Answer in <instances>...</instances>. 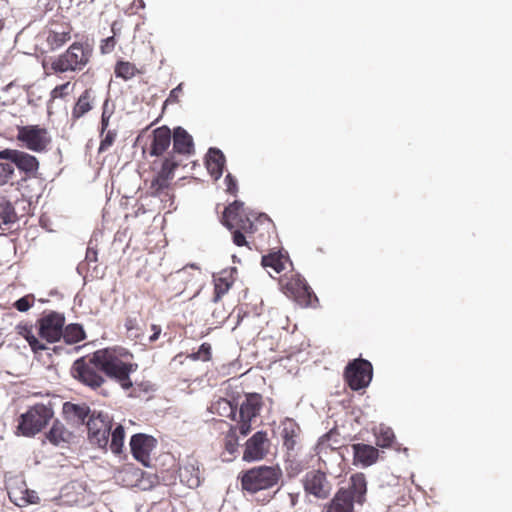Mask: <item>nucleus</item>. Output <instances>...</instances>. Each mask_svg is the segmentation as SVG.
Returning a JSON list of instances; mask_svg holds the SVG:
<instances>
[{"label":"nucleus","instance_id":"nucleus-35","mask_svg":"<svg viewBox=\"0 0 512 512\" xmlns=\"http://www.w3.org/2000/svg\"><path fill=\"white\" fill-rule=\"evenodd\" d=\"M237 432H239V425H231L229 430L225 433L224 437V448L225 450L233 455L238 451L239 441Z\"/></svg>","mask_w":512,"mask_h":512},{"label":"nucleus","instance_id":"nucleus-5","mask_svg":"<svg viewBox=\"0 0 512 512\" xmlns=\"http://www.w3.org/2000/svg\"><path fill=\"white\" fill-rule=\"evenodd\" d=\"M282 476L283 472L278 465H260L242 471L239 479L242 490L250 495H254L278 485Z\"/></svg>","mask_w":512,"mask_h":512},{"label":"nucleus","instance_id":"nucleus-44","mask_svg":"<svg viewBox=\"0 0 512 512\" xmlns=\"http://www.w3.org/2000/svg\"><path fill=\"white\" fill-rule=\"evenodd\" d=\"M116 43L117 42H116L114 35L103 39L100 44L101 53L102 54L111 53L115 49Z\"/></svg>","mask_w":512,"mask_h":512},{"label":"nucleus","instance_id":"nucleus-3","mask_svg":"<svg viewBox=\"0 0 512 512\" xmlns=\"http://www.w3.org/2000/svg\"><path fill=\"white\" fill-rule=\"evenodd\" d=\"M367 493V481L363 473L358 472L350 477L349 486L340 488L327 503L322 512H353L354 504L362 505Z\"/></svg>","mask_w":512,"mask_h":512},{"label":"nucleus","instance_id":"nucleus-10","mask_svg":"<svg viewBox=\"0 0 512 512\" xmlns=\"http://www.w3.org/2000/svg\"><path fill=\"white\" fill-rule=\"evenodd\" d=\"M102 373L100 364L95 360V352L87 360L81 358L73 364L74 377L92 389L101 387L105 382Z\"/></svg>","mask_w":512,"mask_h":512},{"label":"nucleus","instance_id":"nucleus-16","mask_svg":"<svg viewBox=\"0 0 512 512\" xmlns=\"http://www.w3.org/2000/svg\"><path fill=\"white\" fill-rule=\"evenodd\" d=\"M302 485L307 494L318 499H326L332 490L326 473L319 469L308 471L302 479Z\"/></svg>","mask_w":512,"mask_h":512},{"label":"nucleus","instance_id":"nucleus-38","mask_svg":"<svg viewBox=\"0 0 512 512\" xmlns=\"http://www.w3.org/2000/svg\"><path fill=\"white\" fill-rule=\"evenodd\" d=\"M298 430L299 428L292 423L289 426H285L282 430L283 445L289 451L294 450L296 446V437Z\"/></svg>","mask_w":512,"mask_h":512},{"label":"nucleus","instance_id":"nucleus-30","mask_svg":"<svg viewBox=\"0 0 512 512\" xmlns=\"http://www.w3.org/2000/svg\"><path fill=\"white\" fill-rule=\"evenodd\" d=\"M63 413L68 419H72L80 423H84L86 418L89 419L92 414L89 406L86 404H74L71 402L64 403Z\"/></svg>","mask_w":512,"mask_h":512},{"label":"nucleus","instance_id":"nucleus-48","mask_svg":"<svg viewBox=\"0 0 512 512\" xmlns=\"http://www.w3.org/2000/svg\"><path fill=\"white\" fill-rule=\"evenodd\" d=\"M225 183L227 186V192L232 195H235L238 190L237 181L234 179V177L231 174H228L225 177Z\"/></svg>","mask_w":512,"mask_h":512},{"label":"nucleus","instance_id":"nucleus-28","mask_svg":"<svg viewBox=\"0 0 512 512\" xmlns=\"http://www.w3.org/2000/svg\"><path fill=\"white\" fill-rule=\"evenodd\" d=\"M92 105V93L91 90L86 89L78 98L71 111V121L74 124L81 117L91 111Z\"/></svg>","mask_w":512,"mask_h":512},{"label":"nucleus","instance_id":"nucleus-43","mask_svg":"<svg viewBox=\"0 0 512 512\" xmlns=\"http://www.w3.org/2000/svg\"><path fill=\"white\" fill-rule=\"evenodd\" d=\"M111 116H112V111L108 110V100H106L103 104V111H102V115H101L100 135H103V133L108 129Z\"/></svg>","mask_w":512,"mask_h":512},{"label":"nucleus","instance_id":"nucleus-21","mask_svg":"<svg viewBox=\"0 0 512 512\" xmlns=\"http://www.w3.org/2000/svg\"><path fill=\"white\" fill-rule=\"evenodd\" d=\"M72 26L68 22L52 23L47 36V44L51 50L61 48L71 39Z\"/></svg>","mask_w":512,"mask_h":512},{"label":"nucleus","instance_id":"nucleus-34","mask_svg":"<svg viewBox=\"0 0 512 512\" xmlns=\"http://www.w3.org/2000/svg\"><path fill=\"white\" fill-rule=\"evenodd\" d=\"M111 441L108 443L110 450L114 454H120L124 446L125 431L122 425H117L114 430L111 429Z\"/></svg>","mask_w":512,"mask_h":512},{"label":"nucleus","instance_id":"nucleus-14","mask_svg":"<svg viewBox=\"0 0 512 512\" xmlns=\"http://www.w3.org/2000/svg\"><path fill=\"white\" fill-rule=\"evenodd\" d=\"M39 335L49 343L57 342L63 334L65 316L56 311L44 313L37 321Z\"/></svg>","mask_w":512,"mask_h":512},{"label":"nucleus","instance_id":"nucleus-41","mask_svg":"<svg viewBox=\"0 0 512 512\" xmlns=\"http://www.w3.org/2000/svg\"><path fill=\"white\" fill-rule=\"evenodd\" d=\"M394 440V433L391 429L387 428L385 430H381L380 434L377 436V445L380 447H389Z\"/></svg>","mask_w":512,"mask_h":512},{"label":"nucleus","instance_id":"nucleus-31","mask_svg":"<svg viewBox=\"0 0 512 512\" xmlns=\"http://www.w3.org/2000/svg\"><path fill=\"white\" fill-rule=\"evenodd\" d=\"M17 331L19 335L25 338L34 353H39L48 348L34 335L32 326L20 324L17 326Z\"/></svg>","mask_w":512,"mask_h":512},{"label":"nucleus","instance_id":"nucleus-12","mask_svg":"<svg viewBox=\"0 0 512 512\" xmlns=\"http://www.w3.org/2000/svg\"><path fill=\"white\" fill-rule=\"evenodd\" d=\"M263 397L259 393H247L239 407V433L247 436L252 430V422L260 415Z\"/></svg>","mask_w":512,"mask_h":512},{"label":"nucleus","instance_id":"nucleus-53","mask_svg":"<svg viewBox=\"0 0 512 512\" xmlns=\"http://www.w3.org/2000/svg\"><path fill=\"white\" fill-rule=\"evenodd\" d=\"M278 492V490L273 494V495H269L268 497H265L262 501V504H266L268 502H270V500L274 497V495Z\"/></svg>","mask_w":512,"mask_h":512},{"label":"nucleus","instance_id":"nucleus-54","mask_svg":"<svg viewBox=\"0 0 512 512\" xmlns=\"http://www.w3.org/2000/svg\"><path fill=\"white\" fill-rule=\"evenodd\" d=\"M115 26H116V22H114V23L112 24V26H111V30H112V32H113V34H114V35L116 34V32H115Z\"/></svg>","mask_w":512,"mask_h":512},{"label":"nucleus","instance_id":"nucleus-20","mask_svg":"<svg viewBox=\"0 0 512 512\" xmlns=\"http://www.w3.org/2000/svg\"><path fill=\"white\" fill-rule=\"evenodd\" d=\"M173 149L168 155H175L179 159V155L189 156L194 153V142L192 136L182 127H176L172 134Z\"/></svg>","mask_w":512,"mask_h":512},{"label":"nucleus","instance_id":"nucleus-8","mask_svg":"<svg viewBox=\"0 0 512 512\" xmlns=\"http://www.w3.org/2000/svg\"><path fill=\"white\" fill-rule=\"evenodd\" d=\"M280 286L285 295L303 307H316L318 298L306 280L298 273H290L280 278Z\"/></svg>","mask_w":512,"mask_h":512},{"label":"nucleus","instance_id":"nucleus-2","mask_svg":"<svg viewBox=\"0 0 512 512\" xmlns=\"http://www.w3.org/2000/svg\"><path fill=\"white\" fill-rule=\"evenodd\" d=\"M133 359L132 353L120 347L95 351V360L100 364L102 372L115 380L124 390L132 388L130 375L138 369V364Z\"/></svg>","mask_w":512,"mask_h":512},{"label":"nucleus","instance_id":"nucleus-11","mask_svg":"<svg viewBox=\"0 0 512 512\" xmlns=\"http://www.w3.org/2000/svg\"><path fill=\"white\" fill-rule=\"evenodd\" d=\"M372 377V364L362 358L349 362L344 371L345 381L354 391L366 388L370 384Z\"/></svg>","mask_w":512,"mask_h":512},{"label":"nucleus","instance_id":"nucleus-51","mask_svg":"<svg viewBox=\"0 0 512 512\" xmlns=\"http://www.w3.org/2000/svg\"><path fill=\"white\" fill-rule=\"evenodd\" d=\"M188 357L194 361L201 360V356L198 351L191 353L190 355H188Z\"/></svg>","mask_w":512,"mask_h":512},{"label":"nucleus","instance_id":"nucleus-4","mask_svg":"<svg viewBox=\"0 0 512 512\" xmlns=\"http://www.w3.org/2000/svg\"><path fill=\"white\" fill-rule=\"evenodd\" d=\"M181 164V159L175 155H167L163 158L155 159L151 163L153 178L150 182L149 193L153 197L173 198L171 182L174 179V172Z\"/></svg>","mask_w":512,"mask_h":512},{"label":"nucleus","instance_id":"nucleus-37","mask_svg":"<svg viewBox=\"0 0 512 512\" xmlns=\"http://www.w3.org/2000/svg\"><path fill=\"white\" fill-rule=\"evenodd\" d=\"M233 281L229 277L220 276L214 278L213 302H218L232 287Z\"/></svg>","mask_w":512,"mask_h":512},{"label":"nucleus","instance_id":"nucleus-27","mask_svg":"<svg viewBox=\"0 0 512 512\" xmlns=\"http://www.w3.org/2000/svg\"><path fill=\"white\" fill-rule=\"evenodd\" d=\"M9 499L17 506L24 507L28 504L37 503L38 497L33 491H29L25 484L23 486L11 487L8 490Z\"/></svg>","mask_w":512,"mask_h":512},{"label":"nucleus","instance_id":"nucleus-13","mask_svg":"<svg viewBox=\"0 0 512 512\" xmlns=\"http://www.w3.org/2000/svg\"><path fill=\"white\" fill-rule=\"evenodd\" d=\"M86 425L91 443L96 444L99 448L106 449L112 429V420L110 417L107 414L93 411Z\"/></svg>","mask_w":512,"mask_h":512},{"label":"nucleus","instance_id":"nucleus-50","mask_svg":"<svg viewBox=\"0 0 512 512\" xmlns=\"http://www.w3.org/2000/svg\"><path fill=\"white\" fill-rule=\"evenodd\" d=\"M86 259L88 261L96 262L97 261V251L93 248H88L86 251Z\"/></svg>","mask_w":512,"mask_h":512},{"label":"nucleus","instance_id":"nucleus-49","mask_svg":"<svg viewBox=\"0 0 512 512\" xmlns=\"http://www.w3.org/2000/svg\"><path fill=\"white\" fill-rule=\"evenodd\" d=\"M151 331H152V334L149 337V341L150 342H155L156 340H158V338H159V336H160V334L162 332L161 326L156 325V324H152L151 325Z\"/></svg>","mask_w":512,"mask_h":512},{"label":"nucleus","instance_id":"nucleus-15","mask_svg":"<svg viewBox=\"0 0 512 512\" xmlns=\"http://www.w3.org/2000/svg\"><path fill=\"white\" fill-rule=\"evenodd\" d=\"M0 160L14 163V166L28 178L36 177L38 174L39 161L28 152L6 148L0 151Z\"/></svg>","mask_w":512,"mask_h":512},{"label":"nucleus","instance_id":"nucleus-22","mask_svg":"<svg viewBox=\"0 0 512 512\" xmlns=\"http://www.w3.org/2000/svg\"><path fill=\"white\" fill-rule=\"evenodd\" d=\"M172 140L171 130L167 126L156 128L152 132L151 143L148 152L151 156H162L169 148Z\"/></svg>","mask_w":512,"mask_h":512},{"label":"nucleus","instance_id":"nucleus-6","mask_svg":"<svg viewBox=\"0 0 512 512\" xmlns=\"http://www.w3.org/2000/svg\"><path fill=\"white\" fill-rule=\"evenodd\" d=\"M91 56L92 48L89 44L74 42L52 61L51 69L55 73L80 71L89 63Z\"/></svg>","mask_w":512,"mask_h":512},{"label":"nucleus","instance_id":"nucleus-47","mask_svg":"<svg viewBox=\"0 0 512 512\" xmlns=\"http://www.w3.org/2000/svg\"><path fill=\"white\" fill-rule=\"evenodd\" d=\"M212 348L209 343H202L198 349V352L201 356V361L207 362L210 361L212 358Z\"/></svg>","mask_w":512,"mask_h":512},{"label":"nucleus","instance_id":"nucleus-19","mask_svg":"<svg viewBox=\"0 0 512 512\" xmlns=\"http://www.w3.org/2000/svg\"><path fill=\"white\" fill-rule=\"evenodd\" d=\"M154 438L145 434H135L130 439V449L133 457L144 465L150 459L154 447Z\"/></svg>","mask_w":512,"mask_h":512},{"label":"nucleus","instance_id":"nucleus-9","mask_svg":"<svg viewBox=\"0 0 512 512\" xmlns=\"http://www.w3.org/2000/svg\"><path fill=\"white\" fill-rule=\"evenodd\" d=\"M16 139L23 147L36 153L46 152L52 142L48 129L40 125L18 126Z\"/></svg>","mask_w":512,"mask_h":512},{"label":"nucleus","instance_id":"nucleus-18","mask_svg":"<svg viewBox=\"0 0 512 512\" xmlns=\"http://www.w3.org/2000/svg\"><path fill=\"white\" fill-rule=\"evenodd\" d=\"M181 483L189 488H197L201 484L200 463L194 457H187L179 467Z\"/></svg>","mask_w":512,"mask_h":512},{"label":"nucleus","instance_id":"nucleus-42","mask_svg":"<svg viewBox=\"0 0 512 512\" xmlns=\"http://www.w3.org/2000/svg\"><path fill=\"white\" fill-rule=\"evenodd\" d=\"M34 302V297L32 295H26L20 299H18L14 303V307L20 312H26L31 308Z\"/></svg>","mask_w":512,"mask_h":512},{"label":"nucleus","instance_id":"nucleus-1","mask_svg":"<svg viewBox=\"0 0 512 512\" xmlns=\"http://www.w3.org/2000/svg\"><path fill=\"white\" fill-rule=\"evenodd\" d=\"M251 216L245 210L244 203L236 200L224 209L221 219L222 224L231 232L233 243L239 247L246 246L250 250L251 245H256L253 235L258 230V224L268 221L266 215H260L255 223Z\"/></svg>","mask_w":512,"mask_h":512},{"label":"nucleus","instance_id":"nucleus-26","mask_svg":"<svg viewBox=\"0 0 512 512\" xmlns=\"http://www.w3.org/2000/svg\"><path fill=\"white\" fill-rule=\"evenodd\" d=\"M225 165V156L217 148H210L206 157V167L208 172L215 179H218L223 174Z\"/></svg>","mask_w":512,"mask_h":512},{"label":"nucleus","instance_id":"nucleus-33","mask_svg":"<svg viewBox=\"0 0 512 512\" xmlns=\"http://www.w3.org/2000/svg\"><path fill=\"white\" fill-rule=\"evenodd\" d=\"M62 337L67 344H76L85 339L86 334L80 324L72 323L63 327Z\"/></svg>","mask_w":512,"mask_h":512},{"label":"nucleus","instance_id":"nucleus-46","mask_svg":"<svg viewBox=\"0 0 512 512\" xmlns=\"http://www.w3.org/2000/svg\"><path fill=\"white\" fill-rule=\"evenodd\" d=\"M69 86L70 82H66L64 84L56 86L52 92L51 95L53 98H64L69 94Z\"/></svg>","mask_w":512,"mask_h":512},{"label":"nucleus","instance_id":"nucleus-55","mask_svg":"<svg viewBox=\"0 0 512 512\" xmlns=\"http://www.w3.org/2000/svg\"><path fill=\"white\" fill-rule=\"evenodd\" d=\"M3 28H4V23L0 20V32L2 31Z\"/></svg>","mask_w":512,"mask_h":512},{"label":"nucleus","instance_id":"nucleus-36","mask_svg":"<svg viewBox=\"0 0 512 512\" xmlns=\"http://www.w3.org/2000/svg\"><path fill=\"white\" fill-rule=\"evenodd\" d=\"M17 220L13 205L5 198H0V226L10 224Z\"/></svg>","mask_w":512,"mask_h":512},{"label":"nucleus","instance_id":"nucleus-39","mask_svg":"<svg viewBox=\"0 0 512 512\" xmlns=\"http://www.w3.org/2000/svg\"><path fill=\"white\" fill-rule=\"evenodd\" d=\"M14 173V163L10 161L0 162V185L3 186L9 183L10 180L13 178Z\"/></svg>","mask_w":512,"mask_h":512},{"label":"nucleus","instance_id":"nucleus-23","mask_svg":"<svg viewBox=\"0 0 512 512\" xmlns=\"http://www.w3.org/2000/svg\"><path fill=\"white\" fill-rule=\"evenodd\" d=\"M351 447L353 451L354 465L369 467L375 464L379 458L378 449L371 445L364 443H355Z\"/></svg>","mask_w":512,"mask_h":512},{"label":"nucleus","instance_id":"nucleus-24","mask_svg":"<svg viewBox=\"0 0 512 512\" xmlns=\"http://www.w3.org/2000/svg\"><path fill=\"white\" fill-rule=\"evenodd\" d=\"M45 436L51 444L64 447L71 442L73 433L61 421L55 420Z\"/></svg>","mask_w":512,"mask_h":512},{"label":"nucleus","instance_id":"nucleus-25","mask_svg":"<svg viewBox=\"0 0 512 512\" xmlns=\"http://www.w3.org/2000/svg\"><path fill=\"white\" fill-rule=\"evenodd\" d=\"M261 264L264 268H270L275 273L280 274L288 265H291L289 256L281 251L270 252L262 256Z\"/></svg>","mask_w":512,"mask_h":512},{"label":"nucleus","instance_id":"nucleus-17","mask_svg":"<svg viewBox=\"0 0 512 512\" xmlns=\"http://www.w3.org/2000/svg\"><path fill=\"white\" fill-rule=\"evenodd\" d=\"M269 446L267 432L258 431L246 441L242 458L246 462L262 460L267 455Z\"/></svg>","mask_w":512,"mask_h":512},{"label":"nucleus","instance_id":"nucleus-45","mask_svg":"<svg viewBox=\"0 0 512 512\" xmlns=\"http://www.w3.org/2000/svg\"><path fill=\"white\" fill-rule=\"evenodd\" d=\"M182 92H183L182 84H179L177 87L172 89L170 91V94H169L168 98L164 102V107L169 105V104H176V103H178L179 102V98L182 95Z\"/></svg>","mask_w":512,"mask_h":512},{"label":"nucleus","instance_id":"nucleus-40","mask_svg":"<svg viewBox=\"0 0 512 512\" xmlns=\"http://www.w3.org/2000/svg\"><path fill=\"white\" fill-rule=\"evenodd\" d=\"M101 136L100 145L98 148V152L102 153L107 151L115 142L117 137V132L115 130H106Z\"/></svg>","mask_w":512,"mask_h":512},{"label":"nucleus","instance_id":"nucleus-32","mask_svg":"<svg viewBox=\"0 0 512 512\" xmlns=\"http://www.w3.org/2000/svg\"><path fill=\"white\" fill-rule=\"evenodd\" d=\"M140 73L141 71L136 67V65L129 61L119 60L114 66L115 76L123 79L124 81L130 80Z\"/></svg>","mask_w":512,"mask_h":512},{"label":"nucleus","instance_id":"nucleus-7","mask_svg":"<svg viewBox=\"0 0 512 512\" xmlns=\"http://www.w3.org/2000/svg\"><path fill=\"white\" fill-rule=\"evenodd\" d=\"M54 417L52 405L37 403L23 413L17 429L25 437H33L41 432Z\"/></svg>","mask_w":512,"mask_h":512},{"label":"nucleus","instance_id":"nucleus-29","mask_svg":"<svg viewBox=\"0 0 512 512\" xmlns=\"http://www.w3.org/2000/svg\"><path fill=\"white\" fill-rule=\"evenodd\" d=\"M209 411L213 414L236 420L237 405H234L226 398L220 397L211 403Z\"/></svg>","mask_w":512,"mask_h":512},{"label":"nucleus","instance_id":"nucleus-52","mask_svg":"<svg viewBox=\"0 0 512 512\" xmlns=\"http://www.w3.org/2000/svg\"><path fill=\"white\" fill-rule=\"evenodd\" d=\"M289 496H290V499H291L292 506H295L296 503H297L298 494L290 493Z\"/></svg>","mask_w":512,"mask_h":512}]
</instances>
